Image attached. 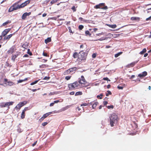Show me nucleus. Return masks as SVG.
<instances>
[{"label": "nucleus", "mask_w": 151, "mask_h": 151, "mask_svg": "<svg viewBox=\"0 0 151 151\" xmlns=\"http://www.w3.org/2000/svg\"><path fill=\"white\" fill-rule=\"evenodd\" d=\"M73 57L74 58H77V61L80 62L83 60H85L86 59L85 56V53L83 52V50H81L78 53L77 52H74L73 54Z\"/></svg>", "instance_id": "f257e3e1"}, {"label": "nucleus", "mask_w": 151, "mask_h": 151, "mask_svg": "<svg viewBox=\"0 0 151 151\" xmlns=\"http://www.w3.org/2000/svg\"><path fill=\"white\" fill-rule=\"evenodd\" d=\"M110 124L111 127L114 126L118 122L119 118L118 116L115 113L111 114L109 117Z\"/></svg>", "instance_id": "f03ea898"}, {"label": "nucleus", "mask_w": 151, "mask_h": 151, "mask_svg": "<svg viewBox=\"0 0 151 151\" xmlns=\"http://www.w3.org/2000/svg\"><path fill=\"white\" fill-rule=\"evenodd\" d=\"M78 82L81 88L86 87L87 86V82L83 76H81V77L78 78Z\"/></svg>", "instance_id": "7ed1b4c3"}, {"label": "nucleus", "mask_w": 151, "mask_h": 151, "mask_svg": "<svg viewBox=\"0 0 151 151\" xmlns=\"http://www.w3.org/2000/svg\"><path fill=\"white\" fill-rule=\"evenodd\" d=\"M68 87L70 90H74L76 89L81 88L78 81L68 84Z\"/></svg>", "instance_id": "20e7f679"}, {"label": "nucleus", "mask_w": 151, "mask_h": 151, "mask_svg": "<svg viewBox=\"0 0 151 151\" xmlns=\"http://www.w3.org/2000/svg\"><path fill=\"white\" fill-rule=\"evenodd\" d=\"M22 0H20L17 2L13 4L9 9V12H11L15 10H17L19 9H21L20 5L18 4Z\"/></svg>", "instance_id": "39448f33"}, {"label": "nucleus", "mask_w": 151, "mask_h": 151, "mask_svg": "<svg viewBox=\"0 0 151 151\" xmlns=\"http://www.w3.org/2000/svg\"><path fill=\"white\" fill-rule=\"evenodd\" d=\"M27 103V102L25 101L20 102L15 107V109L16 110H19L22 107L25 105Z\"/></svg>", "instance_id": "423d86ee"}, {"label": "nucleus", "mask_w": 151, "mask_h": 151, "mask_svg": "<svg viewBox=\"0 0 151 151\" xmlns=\"http://www.w3.org/2000/svg\"><path fill=\"white\" fill-rule=\"evenodd\" d=\"M31 0H27L24 2L22 3L20 5L21 8H23L28 4L30 2Z\"/></svg>", "instance_id": "0eeeda50"}, {"label": "nucleus", "mask_w": 151, "mask_h": 151, "mask_svg": "<svg viewBox=\"0 0 151 151\" xmlns=\"http://www.w3.org/2000/svg\"><path fill=\"white\" fill-rule=\"evenodd\" d=\"M11 28L6 29L4 30L1 33V35L3 37H5V36L10 31Z\"/></svg>", "instance_id": "6e6552de"}, {"label": "nucleus", "mask_w": 151, "mask_h": 151, "mask_svg": "<svg viewBox=\"0 0 151 151\" xmlns=\"http://www.w3.org/2000/svg\"><path fill=\"white\" fill-rule=\"evenodd\" d=\"M31 14V12H29V13H24L22 14V19L23 20H25L26 18L27 17V16L30 15Z\"/></svg>", "instance_id": "1a4fd4ad"}, {"label": "nucleus", "mask_w": 151, "mask_h": 151, "mask_svg": "<svg viewBox=\"0 0 151 151\" xmlns=\"http://www.w3.org/2000/svg\"><path fill=\"white\" fill-rule=\"evenodd\" d=\"M4 81L5 82H7L8 83L7 85L11 86L15 85V84L13 82L10 81H8V79L7 78H4Z\"/></svg>", "instance_id": "9d476101"}, {"label": "nucleus", "mask_w": 151, "mask_h": 151, "mask_svg": "<svg viewBox=\"0 0 151 151\" xmlns=\"http://www.w3.org/2000/svg\"><path fill=\"white\" fill-rule=\"evenodd\" d=\"M105 4L104 3H100L99 4L96 5L94 6V8L96 9H101L102 8V6H104Z\"/></svg>", "instance_id": "9b49d317"}, {"label": "nucleus", "mask_w": 151, "mask_h": 151, "mask_svg": "<svg viewBox=\"0 0 151 151\" xmlns=\"http://www.w3.org/2000/svg\"><path fill=\"white\" fill-rule=\"evenodd\" d=\"M147 75V73L146 71H144L141 74H139L138 75V76L142 78L146 76Z\"/></svg>", "instance_id": "f8f14e48"}, {"label": "nucleus", "mask_w": 151, "mask_h": 151, "mask_svg": "<svg viewBox=\"0 0 151 151\" xmlns=\"http://www.w3.org/2000/svg\"><path fill=\"white\" fill-rule=\"evenodd\" d=\"M13 103L14 102L12 101L6 102L5 103V106L6 107L8 106V108L9 109L10 107H9V106L12 105Z\"/></svg>", "instance_id": "ddd939ff"}, {"label": "nucleus", "mask_w": 151, "mask_h": 151, "mask_svg": "<svg viewBox=\"0 0 151 151\" xmlns=\"http://www.w3.org/2000/svg\"><path fill=\"white\" fill-rule=\"evenodd\" d=\"M15 33L12 34H10L7 36H5L4 38V40H9L11 37L14 35Z\"/></svg>", "instance_id": "4468645a"}, {"label": "nucleus", "mask_w": 151, "mask_h": 151, "mask_svg": "<svg viewBox=\"0 0 151 151\" xmlns=\"http://www.w3.org/2000/svg\"><path fill=\"white\" fill-rule=\"evenodd\" d=\"M14 47H12L8 51L7 53L8 54H12L14 52Z\"/></svg>", "instance_id": "2eb2a0df"}, {"label": "nucleus", "mask_w": 151, "mask_h": 151, "mask_svg": "<svg viewBox=\"0 0 151 151\" xmlns=\"http://www.w3.org/2000/svg\"><path fill=\"white\" fill-rule=\"evenodd\" d=\"M130 20L131 21H139L140 20V18L137 17H132L130 18Z\"/></svg>", "instance_id": "dca6fc26"}, {"label": "nucleus", "mask_w": 151, "mask_h": 151, "mask_svg": "<svg viewBox=\"0 0 151 151\" xmlns=\"http://www.w3.org/2000/svg\"><path fill=\"white\" fill-rule=\"evenodd\" d=\"M137 62L138 61H134L132 63L130 64H128V67L131 68L133 67L135 65V64L137 63Z\"/></svg>", "instance_id": "f3484780"}, {"label": "nucleus", "mask_w": 151, "mask_h": 151, "mask_svg": "<svg viewBox=\"0 0 151 151\" xmlns=\"http://www.w3.org/2000/svg\"><path fill=\"white\" fill-rule=\"evenodd\" d=\"M70 74L74 71H75L77 70V68L76 67L68 69Z\"/></svg>", "instance_id": "a211bd4d"}, {"label": "nucleus", "mask_w": 151, "mask_h": 151, "mask_svg": "<svg viewBox=\"0 0 151 151\" xmlns=\"http://www.w3.org/2000/svg\"><path fill=\"white\" fill-rule=\"evenodd\" d=\"M28 43L26 42L22 45V47L25 49H27L28 47Z\"/></svg>", "instance_id": "6ab92c4d"}, {"label": "nucleus", "mask_w": 151, "mask_h": 151, "mask_svg": "<svg viewBox=\"0 0 151 151\" xmlns=\"http://www.w3.org/2000/svg\"><path fill=\"white\" fill-rule=\"evenodd\" d=\"M18 55H14L12 54V60L13 61H14L15 60V59L17 58V57L18 56Z\"/></svg>", "instance_id": "aec40b11"}, {"label": "nucleus", "mask_w": 151, "mask_h": 151, "mask_svg": "<svg viewBox=\"0 0 151 151\" xmlns=\"http://www.w3.org/2000/svg\"><path fill=\"white\" fill-rule=\"evenodd\" d=\"M52 113V112H49L47 113H46L45 114H44L43 115V116L44 117V118L45 119L46 117H47L48 116L51 114Z\"/></svg>", "instance_id": "412c9836"}, {"label": "nucleus", "mask_w": 151, "mask_h": 151, "mask_svg": "<svg viewBox=\"0 0 151 151\" xmlns=\"http://www.w3.org/2000/svg\"><path fill=\"white\" fill-rule=\"evenodd\" d=\"M51 38L50 37H48L45 40V42L46 44H47L51 41Z\"/></svg>", "instance_id": "4be33fe9"}, {"label": "nucleus", "mask_w": 151, "mask_h": 151, "mask_svg": "<svg viewBox=\"0 0 151 151\" xmlns=\"http://www.w3.org/2000/svg\"><path fill=\"white\" fill-rule=\"evenodd\" d=\"M11 23V21H10L9 20H8L7 21H6V22L4 23L2 25V26H4L6 25H7V24H8L9 23Z\"/></svg>", "instance_id": "5701e85b"}, {"label": "nucleus", "mask_w": 151, "mask_h": 151, "mask_svg": "<svg viewBox=\"0 0 151 151\" xmlns=\"http://www.w3.org/2000/svg\"><path fill=\"white\" fill-rule=\"evenodd\" d=\"M59 101H60L59 100H56L54 101L52 103L50 104V106H53L55 103H58V102H59Z\"/></svg>", "instance_id": "b1692460"}, {"label": "nucleus", "mask_w": 151, "mask_h": 151, "mask_svg": "<svg viewBox=\"0 0 151 151\" xmlns=\"http://www.w3.org/2000/svg\"><path fill=\"white\" fill-rule=\"evenodd\" d=\"M146 51L147 50L145 48H144L139 53V54L141 55H143L146 52Z\"/></svg>", "instance_id": "393cba45"}, {"label": "nucleus", "mask_w": 151, "mask_h": 151, "mask_svg": "<svg viewBox=\"0 0 151 151\" xmlns=\"http://www.w3.org/2000/svg\"><path fill=\"white\" fill-rule=\"evenodd\" d=\"M107 25L109 27H111V28H115L116 27V24L111 25V24H107Z\"/></svg>", "instance_id": "a878e982"}, {"label": "nucleus", "mask_w": 151, "mask_h": 151, "mask_svg": "<svg viewBox=\"0 0 151 151\" xmlns=\"http://www.w3.org/2000/svg\"><path fill=\"white\" fill-rule=\"evenodd\" d=\"M70 74L68 69L64 72L63 74L64 75H66Z\"/></svg>", "instance_id": "bb28decb"}, {"label": "nucleus", "mask_w": 151, "mask_h": 151, "mask_svg": "<svg viewBox=\"0 0 151 151\" xmlns=\"http://www.w3.org/2000/svg\"><path fill=\"white\" fill-rule=\"evenodd\" d=\"M83 94L82 92L81 91H78L76 93L75 96L81 95Z\"/></svg>", "instance_id": "cd10ccee"}, {"label": "nucleus", "mask_w": 151, "mask_h": 151, "mask_svg": "<svg viewBox=\"0 0 151 151\" xmlns=\"http://www.w3.org/2000/svg\"><path fill=\"white\" fill-rule=\"evenodd\" d=\"M25 111H22V112L21 114V118L22 119H23L25 117Z\"/></svg>", "instance_id": "c85d7f7f"}, {"label": "nucleus", "mask_w": 151, "mask_h": 151, "mask_svg": "<svg viewBox=\"0 0 151 151\" xmlns=\"http://www.w3.org/2000/svg\"><path fill=\"white\" fill-rule=\"evenodd\" d=\"M79 19L81 21H83L85 22H88L89 21V20H85L81 17H79Z\"/></svg>", "instance_id": "c756f323"}, {"label": "nucleus", "mask_w": 151, "mask_h": 151, "mask_svg": "<svg viewBox=\"0 0 151 151\" xmlns=\"http://www.w3.org/2000/svg\"><path fill=\"white\" fill-rule=\"evenodd\" d=\"M98 103L97 102H95L93 105L92 108L93 109H94L97 106Z\"/></svg>", "instance_id": "7c9ffc66"}, {"label": "nucleus", "mask_w": 151, "mask_h": 151, "mask_svg": "<svg viewBox=\"0 0 151 151\" xmlns=\"http://www.w3.org/2000/svg\"><path fill=\"white\" fill-rule=\"evenodd\" d=\"M122 52H120L118 53L117 54H116L114 56L115 58H117L120 55L122 54Z\"/></svg>", "instance_id": "2f4dec72"}, {"label": "nucleus", "mask_w": 151, "mask_h": 151, "mask_svg": "<svg viewBox=\"0 0 151 151\" xmlns=\"http://www.w3.org/2000/svg\"><path fill=\"white\" fill-rule=\"evenodd\" d=\"M103 95V93H101L99 95H97L96 97L98 99H102V96Z\"/></svg>", "instance_id": "473e14b6"}, {"label": "nucleus", "mask_w": 151, "mask_h": 151, "mask_svg": "<svg viewBox=\"0 0 151 151\" xmlns=\"http://www.w3.org/2000/svg\"><path fill=\"white\" fill-rule=\"evenodd\" d=\"M85 34L86 35H88L89 36L91 37V34L90 33L89 31L87 30L85 32Z\"/></svg>", "instance_id": "72a5a7b5"}, {"label": "nucleus", "mask_w": 151, "mask_h": 151, "mask_svg": "<svg viewBox=\"0 0 151 151\" xmlns=\"http://www.w3.org/2000/svg\"><path fill=\"white\" fill-rule=\"evenodd\" d=\"M27 53L30 55H32V52L30 51V50L29 49H27Z\"/></svg>", "instance_id": "f704fd0d"}, {"label": "nucleus", "mask_w": 151, "mask_h": 151, "mask_svg": "<svg viewBox=\"0 0 151 151\" xmlns=\"http://www.w3.org/2000/svg\"><path fill=\"white\" fill-rule=\"evenodd\" d=\"M89 104V103H84L81 104V106H86L88 105Z\"/></svg>", "instance_id": "c9c22d12"}, {"label": "nucleus", "mask_w": 151, "mask_h": 151, "mask_svg": "<svg viewBox=\"0 0 151 151\" xmlns=\"http://www.w3.org/2000/svg\"><path fill=\"white\" fill-rule=\"evenodd\" d=\"M71 77V76H67L65 77V79L67 80H70Z\"/></svg>", "instance_id": "e433bc0d"}, {"label": "nucleus", "mask_w": 151, "mask_h": 151, "mask_svg": "<svg viewBox=\"0 0 151 151\" xmlns=\"http://www.w3.org/2000/svg\"><path fill=\"white\" fill-rule=\"evenodd\" d=\"M84 28V26L83 25H79L78 26V29L80 30H82L83 28Z\"/></svg>", "instance_id": "4c0bfd02"}, {"label": "nucleus", "mask_w": 151, "mask_h": 151, "mask_svg": "<svg viewBox=\"0 0 151 151\" xmlns=\"http://www.w3.org/2000/svg\"><path fill=\"white\" fill-rule=\"evenodd\" d=\"M107 93H106V96H109V95H111V92L109 91H107Z\"/></svg>", "instance_id": "58836bf2"}, {"label": "nucleus", "mask_w": 151, "mask_h": 151, "mask_svg": "<svg viewBox=\"0 0 151 151\" xmlns=\"http://www.w3.org/2000/svg\"><path fill=\"white\" fill-rule=\"evenodd\" d=\"M71 9L73 11V12H75L76 11V8L75 7V6H73L71 8Z\"/></svg>", "instance_id": "ea45409f"}, {"label": "nucleus", "mask_w": 151, "mask_h": 151, "mask_svg": "<svg viewBox=\"0 0 151 151\" xmlns=\"http://www.w3.org/2000/svg\"><path fill=\"white\" fill-rule=\"evenodd\" d=\"M58 1V0H52L50 2V3L51 4H53L57 2Z\"/></svg>", "instance_id": "a19ab883"}, {"label": "nucleus", "mask_w": 151, "mask_h": 151, "mask_svg": "<svg viewBox=\"0 0 151 151\" xmlns=\"http://www.w3.org/2000/svg\"><path fill=\"white\" fill-rule=\"evenodd\" d=\"M38 81L39 80H37L34 82L32 83H30V85H33L37 83V82H38Z\"/></svg>", "instance_id": "79ce46f5"}, {"label": "nucleus", "mask_w": 151, "mask_h": 151, "mask_svg": "<svg viewBox=\"0 0 151 151\" xmlns=\"http://www.w3.org/2000/svg\"><path fill=\"white\" fill-rule=\"evenodd\" d=\"M45 118L43 116L39 120L40 122H42Z\"/></svg>", "instance_id": "37998d69"}, {"label": "nucleus", "mask_w": 151, "mask_h": 151, "mask_svg": "<svg viewBox=\"0 0 151 151\" xmlns=\"http://www.w3.org/2000/svg\"><path fill=\"white\" fill-rule=\"evenodd\" d=\"M0 106L1 107H6V106H5V103H1V104Z\"/></svg>", "instance_id": "c03bdc74"}, {"label": "nucleus", "mask_w": 151, "mask_h": 151, "mask_svg": "<svg viewBox=\"0 0 151 151\" xmlns=\"http://www.w3.org/2000/svg\"><path fill=\"white\" fill-rule=\"evenodd\" d=\"M124 88L123 86H120L119 85L117 86V88L119 89H122Z\"/></svg>", "instance_id": "a18cd8bd"}, {"label": "nucleus", "mask_w": 151, "mask_h": 151, "mask_svg": "<svg viewBox=\"0 0 151 151\" xmlns=\"http://www.w3.org/2000/svg\"><path fill=\"white\" fill-rule=\"evenodd\" d=\"M68 28L69 29V32L72 34H73V32H72L71 27H68Z\"/></svg>", "instance_id": "49530a36"}, {"label": "nucleus", "mask_w": 151, "mask_h": 151, "mask_svg": "<svg viewBox=\"0 0 151 151\" xmlns=\"http://www.w3.org/2000/svg\"><path fill=\"white\" fill-rule=\"evenodd\" d=\"M114 107V106L113 105H110L107 106V108L108 109H110V108L113 109Z\"/></svg>", "instance_id": "de8ad7c7"}, {"label": "nucleus", "mask_w": 151, "mask_h": 151, "mask_svg": "<svg viewBox=\"0 0 151 151\" xmlns=\"http://www.w3.org/2000/svg\"><path fill=\"white\" fill-rule=\"evenodd\" d=\"M47 124V122H44L42 123V125L43 126H45Z\"/></svg>", "instance_id": "09e8293b"}, {"label": "nucleus", "mask_w": 151, "mask_h": 151, "mask_svg": "<svg viewBox=\"0 0 151 151\" xmlns=\"http://www.w3.org/2000/svg\"><path fill=\"white\" fill-rule=\"evenodd\" d=\"M103 80H104L108 81H110V80L108 78L106 77L104 78H103Z\"/></svg>", "instance_id": "8fccbe9b"}, {"label": "nucleus", "mask_w": 151, "mask_h": 151, "mask_svg": "<svg viewBox=\"0 0 151 151\" xmlns=\"http://www.w3.org/2000/svg\"><path fill=\"white\" fill-rule=\"evenodd\" d=\"M42 55L44 56H46V57L49 56L48 55H47V53H45L44 52L43 53Z\"/></svg>", "instance_id": "3c124183"}, {"label": "nucleus", "mask_w": 151, "mask_h": 151, "mask_svg": "<svg viewBox=\"0 0 151 151\" xmlns=\"http://www.w3.org/2000/svg\"><path fill=\"white\" fill-rule=\"evenodd\" d=\"M50 78V77H45L43 78V80H48Z\"/></svg>", "instance_id": "603ef678"}, {"label": "nucleus", "mask_w": 151, "mask_h": 151, "mask_svg": "<svg viewBox=\"0 0 151 151\" xmlns=\"http://www.w3.org/2000/svg\"><path fill=\"white\" fill-rule=\"evenodd\" d=\"M108 9V7L106 6H104V7H102L101 9Z\"/></svg>", "instance_id": "864d4df0"}, {"label": "nucleus", "mask_w": 151, "mask_h": 151, "mask_svg": "<svg viewBox=\"0 0 151 151\" xmlns=\"http://www.w3.org/2000/svg\"><path fill=\"white\" fill-rule=\"evenodd\" d=\"M24 81L23 80H20L17 81L18 83H21Z\"/></svg>", "instance_id": "5fc2aeb1"}, {"label": "nucleus", "mask_w": 151, "mask_h": 151, "mask_svg": "<svg viewBox=\"0 0 151 151\" xmlns=\"http://www.w3.org/2000/svg\"><path fill=\"white\" fill-rule=\"evenodd\" d=\"M96 53H93L92 55V57L93 58H95L96 57Z\"/></svg>", "instance_id": "6e6d98bb"}, {"label": "nucleus", "mask_w": 151, "mask_h": 151, "mask_svg": "<svg viewBox=\"0 0 151 151\" xmlns=\"http://www.w3.org/2000/svg\"><path fill=\"white\" fill-rule=\"evenodd\" d=\"M103 103L104 105L105 106L107 104L108 102L107 101H104Z\"/></svg>", "instance_id": "4d7b16f0"}, {"label": "nucleus", "mask_w": 151, "mask_h": 151, "mask_svg": "<svg viewBox=\"0 0 151 151\" xmlns=\"http://www.w3.org/2000/svg\"><path fill=\"white\" fill-rule=\"evenodd\" d=\"M103 32H102L101 33H99V34H96V36H100L101 35H103Z\"/></svg>", "instance_id": "13d9d810"}, {"label": "nucleus", "mask_w": 151, "mask_h": 151, "mask_svg": "<svg viewBox=\"0 0 151 151\" xmlns=\"http://www.w3.org/2000/svg\"><path fill=\"white\" fill-rule=\"evenodd\" d=\"M37 142V141H36L34 143H33L32 144V146L33 147L36 144Z\"/></svg>", "instance_id": "bf43d9fd"}, {"label": "nucleus", "mask_w": 151, "mask_h": 151, "mask_svg": "<svg viewBox=\"0 0 151 151\" xmlns=\"http://www.w3.org/2000/svg\"><path fill=\"white\" fill-rule=\"evenodd\" d=\"M74 93L75 92L74 91H72L70 93V94L71 95H73Z\"/></svg>", "instance_id": "052dcab7"}, {"label": "nucleus", "mask_w": 151, "mask_h": 151, "mask_svg": "<svg viewBox=\"0 0 151 151\" xmlns=\"http://www.w3.org/2000/svg\"><path fill=\"white\" fill-rule=\"evenodd\" d=\"M28 109V107H26L24 108V109L23 111H25L26 110H27Z\"/></svg>", "instance_id": "680f3d73"}, {"label": "nucleus", "mask_w": 151, "mask_h": 151, "mask_svg": "<svg viewBox=\"0 0 151 151\" xmlns=\"http://www.w3.org/2000/svg\"><path fill=\"white\" fill-rule=\"evenodd\" d=\"M151 19V16L147 18L146 19V21H148L149 20H150Z\"/></svg>", "instance_id": "e2e57ef3"}, {"label": "nucleus", "mask_w": 151, "mask_h": 151, "mask_svg": "<svg viewBox=\"0 0 151 151\" xmlns=\"http://www.w3.org/2000/svg\"><path fill=\"white\" fill-rule=\"evenodd\" d=\"M135 77V76L134 75H132L131 76L130 78L131 79H132V78H134Z\"/></svg>", "instance_id": "0e129e2a"}, {"label": "nucleus", "mask_w": 151, "mask_h": 151, "mask_svg": "<svg viewBox=\"0 0 151 151\" xmlns=\"http://www.w3.org/2000/svg\"><path fill=\"white\" fill-rule=\"evenodd\" d=\"M84 45H81V46H80V48H82V49H83L84 48Z\"/></svg>", "instance_id": "69168bd1"}, {"label": "nucleus", "mask_w": 151, "mask_h": 151, "mask_svg": "<svg viewBox=\"0 0 151 151\" xmlns=\"http://www.w3.org/2000/svg\"><path fill=\"white\" fill-rule=\"evenodd\" d=\"M148 55V53H146L144 55V57H146L147 55Z\"/></svg>", "instance_id": "338daca9"}, {"label": "nucleus", "mask_w": 151, "mask_h": 151, "mask_svg": "<svg viewBox=\"0 0 151 151\" xmlns=\"http://www.w3.org/2000/svg\"><path fill=\"white\" fill-rule=\"evenodd\" d=\"M47 15V14L46 13H44V14H42V17H45V16H46Z\"/></svg>", "instance_id": "774afa93"}]
</instances>
